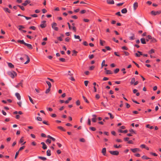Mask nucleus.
Masks as SVG:
<instances>
[{
  "label": "nucleus",
  "instance_id": "obj_34",
  "mask_svg": "<svg viewBox=\"0 0 161 161\" xmlns=\"http://www.w3.org/2000/svg\"><path fill=\"white\" fill-rule=\"evenodd\" d=\"M142 158L143 159H150V158L148 157H147V156H145V155H143V156H142Z\"/></svg>",
  "mask_w": 161,
  "mask_h": 161
},
{
  "label": "nucleus",
  "instance_id": "obj_62",
  "mask_svg": "<svg viewBox=\"0 0 161 161\" xmlns=\"http://www.w3.org/2000/svg\"><path fill=\"white\" fill-rule=\"evenodd\" d=\"M132 62L134 63L138 68H139L140 67L139 65L134 61H133Z\"/></svg>",
  "mask_w": 161,
  "mask_h": 161
},
{
  "label": "nucleus",
  "instance_id": "obj_6",
  "mask_svg": "<svg viewBox=\"0 0 161 161\" xmlns=\"http://www.w3.org/2000/svg\"><path fill=\"white\" fill-rule=\"evenodd\" d=\"M46 21H43L42 22V24L40 25V27L42 28H45L46 26V24H45Z\"/></svg>",
  "mask_w": 161,
  "mask_h": 161
},
{
  "label": "nucleus",
  "instance_id": "obj_17",
  "mask_svg": "<svg viewBox=\"0 0 161 161\" xmlns=\"http://www.w3.org/2000/svg\"><path fill=\"white\" fill-rule=\"evenodd\" d=\"M118 132L120 133H126L128 132V131L127 130H122L121 129H119L118 130Z\"/></svg>",
  "mask_w": 161,
  "mask_h": 161
},
{
  "label": "nucleus",
  "instance_id": "obj_54",
  "mask_svg": "<svg viewBox=\"0 0 161 161\" xmlns=\"http://www.w3.org/2000/svg\"><path fill=\"white\" fill-rule=\"evenodd\" d=\"M19 152L18 151L16 152V154H15V157H14L15 159H16L17 158V156L19 155Z\"/></svg>",
  "mask_w": 161,
  "mask_h": 161
},
{
  "label": "nucleus",
  "instance_id": "obj_50",
  "mask_svg": "<svg viewBox=\"0 0 161 161\" xmlns=\"http://www.w3.org/2000/svg\"><path fill=\"white\" fill-rule=\"evenodd\" d=\"M129 131L131 133H134L135 134H136V133L135 131H134L133 129H131L129 130Z\"/></svg>",
  "mask_w": 161,
  "mask_h": 161
},
{
  "label": "nucleus",
  "instance_id": "obj_19",
  "mask_svg": "<svg viewBox=\"0 0 161 161\" xmlns=\"http://www.w3.org/2000/svg\"><path fill=\"white\" fill-rule=\"evenodd\" d=\"M138 6V4L137 3L135 2L134 3L133 5V7L135 10L136 9Z\"/></svg>",
  "mask_w": 161,
  "mask_h": 161
},
{
  "label": "nucleus",
  "instance_id": "obj_23",
  "mask_svg": "<svg viewBox=\"0 0 161 161\" xmlns=\"http://www.w3.org/2000/svg\"><path fill=\"white\" fill-rule=\"evenodd\" d=\"M38 158L42 159V160L43 161H45L47 160V158L46 157H43L42 156H38Z\"/></svg>",
  "mask_w": 161,
  "mask_h": 161
},
{
  "label": "nucleus",
  "instance_id": "obj_31",
  "mask_svg": "<svg viewBox=\"0 0 161 161\" xmlns=\"http://www.w3.org/2000/svg\"><path fill=\"white\" fill-rule=\"evenodd\" d=\"M3 10L5 12H7L8 13H10V10L8 8H3Z\"/></svg>",
  "mask_w": 161,
  "mask_h": 161
},
{
  "label": "nucleus",
  "instance_id": "obj_5",
  "mask_svg": "<svg viewBox=\"0 0 161 161\" xmlns=\"http://www.w3.org/2000/svg\"><path fill=\"white\" fill-rule=\"evenodd\" d=\"M57 25V24L56 23H53L52 25V28L56 31L58 30V28L56 27Z\"/></svg>",
  "mask_w": 161,
  "mask_h": 161
},
{
  "label": "nucleus",
  "instance_id": "obj_32",
  "mask_svg": "<svg viewBox=\"0 0 161 161\" xmlns=\"http://www.w3.org/2000/svg\"><path fill=\"white\" fill-rule=\"evenodd\" d=\"M146 127L147 128H149L150 129H153L154 127L153 126H150L149 124H147L146 125Z\"/></svg>",
  "mask_w": 161,
  "mask_h": 161
},
{
  "label": "nucleus",
  "instance_id": "obj_36",
  "mask_svg": "<svg viewBox=\"0 0 161 161\" xmlns=\"http://www.w3.org/2000/svg\"><path fill=\"white\" fill-rule=\"evenodd\" d=\"M46 83H47V84L48 85V87L51 88V87L52 86V85H51V83L49 81H46Z\"/></svg>",
  "mask_w": 161,
  "mask_h": 161
},
{
  "label": "nucleus",
  "instance_id": "obj_53",
  "mask_svg": "<svg viewBox=\"0 0 161 161\" xmlns=\"http://www.w3.org/2000/svg\"><path fill=\"white\" fill-rule=\"evenodd\" d=\"M89 129L93 131H95L96 130V129L94 127H90Z\"/></svg>",
  "mask_w": 161,
  "mask_h": 161
},
{
  "label": "nucleus",
  "instance_id": "obj_55",
  "mask_svg": "<svg viewBox=\"0 0 161 161\" xmlns=\"http://www.w3.org/2000/svg\"><path fill=\"white\" fill-rule=\"evenodd\" d=\"M36 119L37 120L39 121H42V118L40 117H37Z\"/></svg>",
  "mask_w": 161,
  "mask_h": 161
},
{
  "label": "nucleus",
  "instance_id": "obj_33",
  "mask_svg": "<svg viewBox=\"0 0 161 161\" xmlns=\"http://www.w3.org/2000/svg\"><path fill=\"white\" fill-rule=\"evenodd\" d=\"M135 78H132L131 79V82H130V84L131 85L133 84H134V83L135 82Z\"/></svg>",
  "mask_w": 161,
  "mask_h": 161
},
{
  "label": "nucleus",
  "instance_id": "obj_4",
  "mask_svg": "<svg viewBox=\"0 0 161 161\" xmlns=\"http://www.w3.org/2000/svg\"><path fill=\"white\" fill-rule=\"evenodd\" d=\"M109 152L111 154L117 156L119 154V152L117 151H109Z\"/></svg>",
  "mask_w": 161,
  "mask_h": 161
},
{
  "label": "nucleus",
  "instance_id": "obj_25",
  "mask_svg": "<svg viewBox=\"0 0 161 161\" xmlns=\"http://www.w3.org/2000/svg\"><path fill=\"white\" fill-rule=\"evenodd\" d=\"M74 37L75 39H79V41L81 42L82 41V39H80V36H77L75 35H74Z\"/></svg>",
  "mask_w": 161,
  "mask_h": 161
},
{
  "label": "nucleus",
  "instance_id": "obj_9",
  "mask_svg": "<svg viewBox=\"0 0 161 161\" xmlns=\"http://www.w3.org/2000/svg\"><path fill=\"white\" fill-rule=\"evenodd\" d=\"M92 116L93 117L92 119V122H96L97 121V118H96L97 116L95 114H93Z\"/></svg>",
  "mask_w": 161,
  "mask_h": 161
},
{
  "label": "nucleus",
  "instance_id": "obj_12",
  "mask_svg": "<svg viewBox=\"0 0 161 161\" xmlns=\"http://www.w3.org/2000/svg\"><path fill=\"white\" fill-rule=\"evenodd\" d=\"M131 35H132V36L129 37V39L130 40L135 39V34L133 33H131Z\"/></svg>",
  "mask_w": 161,
  "mask_h": 161
},
{
  "label": "nucleus",
  "instance_id": "obj_3",
  "mask_svg": "<svg viewBox=\"0 0 161 161\" xmlns=\"http://www.w3.org/2000/svg\"><path fill=\"white\" fill-rule=\"evenodd\" d=\"M161 13V11H152L151 12V14H152L155 15L157 14H160Z\"/></svg>",
  "mask_w": 161,
  "mask_h": 161
},
{
  "label": "nucleus",
  "instance_id": "obj_45",
  "mask_svg": "<svg viewBox=\"0 0 161 161\" xmlns=\"http://www.w3.org/2000/svg\"><path fill=\"white\" fill-rule=\"evenodd\" d=\"M29 29H32L33 30H35L36 29V28L34 26H31L29 27Z\"/></svg>",
  "mask_w": 161,
  "mask_h": 161
},
{
  "label": "nucleus",
  "instance_id": "obj_61",
  "mask_svg": "<svg viewBox=\"0 0 161 161\" xmlns=\"http://www.w3.org/2000/svg\"><path fill=\"white\" fill-rule=\"evenodd\" d=\"M150 154H151V155H152L154 156H157V154H156V153H152V152H151L150 153Z\"/></svg>",
  "mask_w": 161,
  "mask_h": 161
},
{
  "label": "nucleus",
  "instance_id": "obj_16",
  "mask_svg": "<svg viewBox=\"0 0 161 161\" xmlns=\"http://www.w3.org/2000/svg\"><path fill=\"white\" fill-rule=\"evenodd\" d=\"M15 96L19 100H20L21 99V96L18 93H15Z\"/></svg>",
  "mask_w": 161,
  "mask_h": 161
},
{
  "label": "nucleus",
  "instance_id": "obj_51",
  "mask_svg": "<svg viewBox=\"0 0 161 161\" xmlns=\"http://www.w3.org/2000/svg\"><path fill=\"white\" fill-rule=\"evenodd\" d=\"M76 104L77 106H79L80 104V100H77L76 102Z\"/></svg>",
  "mask_w": 161,
  "mask_h": 161
},
{
  "label": "nucleus",
  "instance_id": "obj_24",
  "mask_svg": "<svg viewBox=\"0 0 161 161\" xmlns=\"http://www.w3.org/2000/svg\"><path fill=\"white\" fill-rule=\"evenodd\" d=\"M58 128L64 131H65L66 130L63 128V127L61 126H59L57 127Z\"/></svg>",
  "mask_w": 161,
  "mask_h": 161
},
{
  "label": "nucleus",
  "instance_id": "obj_11",
  "mask_svg": "<svg viewBox=\"0 0 161 161\" xmlns=\"http://www.w3.org/2000/svg\"><path fill=\"white\" fill-rule=\"evenodd\" d=\"M25 45L29 49H31L33 48L32 46V45L31 44H28L26 43L25 44Z\"/></svg>",
  "mask_w": 161,
  "mask_h": 161
},
{
  "label": "nucleus",
  "instance_id": "obj_48",
  "mask_svg": "<svg viewBox=\"0 0 161 161\" xmlns=\"http://www.w3.org/2000/svg\"><path fill=\"white\" fill-rule=\"evenodd\" d=\"M51 88L48 87L46 90L45 93H48L50 91Z\"/></svg>",
  "mask_w": 161,
  "mask_h": 161
},
{
  "label": "nucleus",
  "instance_id": "obj_20",
  "mask_svg": "<svg viewBox=\"0 0 161 161\" xmlns=\"http://www.w3.org/2000/svg\"><path fill=\"white\" fill-rule=\"evenodd\" d=\"M106 74H112L113 72L109 70H106L105 71Z\"/></svg>",
  "mask_w": 161,
  "mask_h": 161
},
{
  "label": "nucleus",
  "instance_id": "obj_64",
  "mask_svg": "<svg viewBox=\"0 0 161 161\" xmlns=\"http://www.w3.org/2000/svg\"><path fill=\"white\" fill-rule=\"evenodd\" d=\"M115 14L116 15H118L119 16H121L120 12H117V13H116Z\"/></svg>",
  "mask_w": 161,
  "mask_h": 161
},
{
  "label": "nucleus",
  "instance_id": "obj_13",
  "mask_svg": "<svg viewBox=\"0 0 161 161\" xmlns=\"http://www.w3.org/2000/svg\"><path fill=\"white\" fill-rule=\"evenodd\" d=\"M41 144L42 145V148L44 149H46L47 148V147L44 142H42Z\"/></svg>",
  "mask_w": 161,
  "mask_h": 161
},
{
  "label": "nucleus",
  "instance_id": "obj_58",
  "mask_svg": "<svg viewBox=\"0 0 161 161\" xmlns=\"http://www.w3.org/2000/svg\"><path fill=\"white\" fill-rule=\"evenodd\" d=\"M88 82H89V81L87 80L85 81L84 84H85V85L86 86H87Z\"/></svg>",
  "mask_w": 161,
  "mask_h": 161
},
{
  "label": "nucleus",
  "instance_id": "obj_57",
  "mask_svg": "<svg viewBox=\"0 0 161 161\" xmlns=\"http://www.w3.org/2000/svg\"><path fill=\"white\" fill-rule=\"evenodd\" d=\"M86 12V11L85 10H83L80 12V13L81 14H84Z\"/></svg>",
  "mask_w": 161,
  "mask_h": 161
},
{
  "label": "nucleus",
  "instance_id": "obj_21",
  "mask_svg": "<svg viewBox=\"0 0 161 161\" xmlns=\"http://www.w3.org/2000/svg\"><path fill=\"white\" fill-rule=\"evenodd\" d=\"M17 42L18 43H19L21 44H23L24 45H25V44L26 43L23 40H18L17 41Z\"/></svg>",
  "mask_w": 161,
  "mask_h": 161
},
{
  "label": "nucleus",
  "instance_id": "obj_15",
  "mask_svg": "<svg viewBox=\"0 0 161 161\" xmlns=\"http://www.w3.org/2000/svg\"><path fill=\"white\" fill-rule=\"evenodd\" d=\"M107 2L108 4H114V1L113 0H107Z\"/></svg>",
  "mask_w": 161,
  "mask_h": 161
},
{
  "label": "nucleus",
  "instance_id": "obj_39",
  "mask_svg": "<svg viewBox=\"0 0 161 161\" xmlns=\"http://www.w3.org/2000/svg\"><path fill=\"white\" fill-rule=\"evenodd\" d=\"M28 97H29V100L33 104H34V103L33 101V100H32V98L31 97H30V96H28Z\"/></svg>",
  "mask_w": 161,
  "mask_h": 161
},
{
  "label": "nucleus",
  "instance_id": "obj_29",
  "mask_svg": "<svg viewBox=\"0 0 161 161\" xmlns=\"http://www.w3.org/2000/svg\"><path fill=\"white\" fill-rule=\"evenodd\" d=\"M18 27H19L18 29L19 31H22V29H24L25 28V27L22 25H19L18 26Z\"/></svg>",
  "mask_w": 161,
  "mask_h": 161
},
{
  "label": "nucleus",
  "instance_id": "obj_37",
  "mask_svg": "<svg viewBox=\"0 0 161 161\" xmlns=\"http://www.w3.org/2000/svg\"><path fill=\"white\" fill-rule=\"evenodd\" d=\"M72 52L73 53V54H72V55L73 56H76V55H77V53H78L75 50H73V51Z\"/></svg>",
  "mask_w": 161,
  "mask_h": 161
},
{
  "label": "nucleus",
  "instance_id": "obj_7",
  "mask_svg": "<svg viewBox=\"0 0 161 161\" xmlns=\"http://www.w3.org/2000/svg\"><path fill=\"white\" fill-rule=\"evenodd\" d=\"M23 80H22L20 81V82L17 85H16L15 87L16 88H18L20 86H21L22 87H23Z\"/></svg>",
  "mask_w": 161,
  "mask_h": 161
},
{
  "label": "nucleus",
  "instance_id": "obj_42",
  "mask_svg": "<svg viewBox=\"0 0 161 161\" xmlns=\"http://www.w3.org/2000/svg\"><path fill=\"white\" fill-rule=\"evenodd\" d=\"M119 68H117L114 70V73L115 74H117L119 72Z\"/></svg>",
  "mask_w": 161,
  "mask_h": 161
},
{
  "label": "nucleus",
  "instance_id": "obj_63",
  "mask_svg": "<svg viewBox=\"0 0 161 161\" xmlns=\"http://www.w3.org/2000/svg\"><path fill=\"white\" fill-rule=\"evenodd\" d=\"M83 44L85 46H87L88 45V43H87V42L86 41H85L84 42H83Z\"/></svg>",
  "mask_w": 161,
  "mask_h": 161
},
{
  "label": "nucleus",
  "instance_id": "obj_30",
  "mask_svg": "<svg viewBox=\"0 0 161 161\" xmlns=\"http://www.w3.org/2000/svg\"><path fill=\"white\" fill-rule=\"evenodd\" d=\"M71 100H72V98L71 97H69L68 98L67 100L65 101L64 103L66 104L68 103L69 102V101Z\"/></svg>",
  "mask_w": 161,
  "mask_h": 161
},
{
  "label": "nucleus",
  "instance_id": "obj_18",
  "mask_svg": "<svg viewBox=\"0 0 161 161\" xmlns=\"http://www.w3.org/2000/svg\"><path fill=\"white\" fill-rule=\"evenodd\" d=\"M141 43L142 44H145L146 43L145 39L144 38H141Z\"/></svg>",
  "mask_w": 161,
  "mask_h": 161
},
{
  "label": "nucleus",
  "instance_id": "obj_22",
  "mask_svg": "<svg viewBox=\"0 0 161 161\" xmlns=\"http://www.w3.org/2000/svg\"><path fill=\"white\" fill-rule=\"evenodd\" d=\"M105 60H103L102 63L101 64L102 68H103V66H105L107 67L108 66V65L107 64H105Z\"/></svg>",
  "mask_w": 161,
  "mask_h": 161
},
{
  "label": "nucleus",
  "instance_id": "obj_46",
  "mask_svg": "<svg viewBox=\"0 0 161 161\" xmlns=\"http://www.w3.org/2000/svg\"><path fill=\"white\" fill-rule=\"evenodd\" d=\"M24 141V137H22L19 140V142L20 143H22Z\"/></svg>",
  "mask_w": 161,
  "mask_h": 161
},
{
  "label": "nucleus",
  "instance_id": "obj_47",
  "mask_svg": "<svg viewBox=\"0 0 161 161\" xmlns=\"http://www.w3.org/2000/svg\"><path fill=\"white\" fill-rule=\"evenodd\" d=\"M149 54H152L153 53H154V50L152 49L149 52Z\"/></svg>",
  "mask_w": 161,
  "mask_h": 161
},
{
  "label": "nucleus",
  "instance_id": "obj_2",
  "mask_svg": "<svg viewBox=\"0 0 161 161\" xmlns=\"http://www.w3.org/2000/svg\"><path fill=\"white\" fill-rule=\"evenodd\" d=\"M147 37L148 39L151 40V42L152 43L155 42L157 41L156 39L154 37H152L151 36L149 35L147 36Z\"/></svg>",
  "mask_w": 161,
  "mask_h": 161
},
{
  "label": "nucleus",
  "instance_id": "obj_28",
  "mask_svg": "<svg viewBox=\"0 0 161 161\" xmlns=\"http://www.w3.org/2000/svg\"><path fill=\"white\" fill-rule=\"evenodd\" d=\"M8 67L10 68H14V65L11 63H8Z\"/></svg>",
  "mask_w": 161,
  "mask_h": 161
},
{
  "label": "nucleus",
  "instance_id": "obj_43",
  "mask_svg": "<svg viewBox=\"0 0 161 161\" xmlns=\"http://www.w3.org/2000/svg\"><path fill=\"white\" fill-rule=\"evenodd\" d=\"M105 42L104 41H102V40H100V44L101 45V46H103V43H104Z\"/></svg>",
  "mask_w": 161,
  "mask_h": 161
},
{
  "label": "nucleus",
  "instance_id": "obj_49",
  "mask_svg": "<svg viewBox=\"0 0 161 161\" xmlns=\"http://www.w3.org/2000/svg\"><path fill=\"white\" fill-rule=\"evenodd\" d=\"M59 60L61 62H64L65 61V59L63 58H60Z\"/></svg>",
  "mask_w": 161,
  "mask_h": 161
},
{
  "label": "nucleus",
  "instance_id": "obj_27",
  "mask_svg": "<svg viewBox=\"0 0 161 161\" xmlns=\"http://www.w3.org/2000/svg\"><path fill=\"white\" fill-rule=\"evenodd\" d=\"M47 155L50 156L51 155V151L50 150H48L47 151Z\"/></svg>",
  "mask_w": 161,
  "mask_h": 161
},
{
  "label": "nucleus",
  "instance_id": "obj_56",
  "mask_svg": "<svg viewBox=\"0 0 161 161\" xmlns=\"http://www.w3.org/2000/svg\"><path fill=\"white\" fill-rule=\"evenodd\" d=\"M105 48L107 50L110 51L111 50V48L109 46H106L105 47Z\"/></svg>",
  "mask_w": 161,
  "mask_h": 161
},
{
  "label": "nucleus",
  "instance_id": "obj_1",
  "mask_svg": "<svg viewBox=\"0 0 161 161\" xmlns=\"http://www.w3.org/2000/svg\"><path fill=\"white\" fill-rule=\"evenodd\" d=\"M8 75L12 78L14 79L15 76H16L17 74L16 73L13 71H8Z\"/></svg>",
  "mask_w": 161,
  "mask_h": 161
},
{
  "label": "nucleus",
  "instance_id": "obj_60",
  "mask_svg": "<svg viewBox=\"0 0 161 161\" xmlns=\"http://www.w3.org/2000/svg\"><path fill=\"white\" fill-rule=\"evenodd\" d=\"M88 125H91V121L90 119H88Z\"/></svg>",
  "mask_w": 161,
  "mask_h": 161
},
{
  "label": "nucleus",
  "instance_id": "obj_35",
  "mask_svg": "<svg viewBox=\"0 0 161 161\" xmlns=\"http://www.w3.org/2000/svg\"><path fill=\"white\" fill-rule=\"evenodd\" d=\"M114 147L115 148H118L121 147H122V145H119L118 146L117 145H114Z\"/></svg>",
  "mask_w": 161,
  "mask_h": 161
},
{
  "label": "nucleus",
  "instance_id": "obj_14",
  "mask_svg": "<svg viewBox=\"0 0 161 161\" xmlns=\"http://www.w3.org/2000/svg\"><path fill=\"white\" fill-rule=\"evenodd\" d=\"M106 148L105 147L103 148L102 151V153L103 155L104 156H106Z\"/></svg>",
  "mask_w": 161,
  "mask_h": 161
},
{
  "label": "nucleus",
  "instance_id": "obj_26",
  "mask_svg": "<svg viewBox=\"0 0 161 161\" xmlns=\"http://www.w3.org/2000/svg\"><path fill=\"white\" fill-rule=\"evenodd\" d=\"M121 11L122 13L125 14L127 12V11L126 8H124L121 10Z\"/></svg>",
  "mask_w": 161,
  "mask_h": 161
},
{
  "label": "nucleus",
  "instance_id": "obj_10",
  "mask_svg": "<svg viewBox=\"0 0 161 161\" xmlns=\"http://www.w3.org/2000/svg\"><path fill=\"white\" fill-rule=\"evenodd\" d=\"M31 3V1L29 0H26L25 1V3H22V5L24 6H26L28 4L30 3Z\"/></svg>",
  "mask_w": 161,
  "mask_h": 161
},
{
  "label": "nucleus",
  "instance_id": "obj_52",
  "mask_svg": "<svg viewBox=\"0 0 161 161\" xmlns=\"http://www.w3.org/2000/svg\"><path fill=\"white\" fill-rule=\"evenodd\" d=\"M46 143H48L49 144H50L51 142V141L50 139H47L46 142Z\"/></svg>",
  "mask_w": 161,
  "mask_h": 161
},
{
  "label": "nucleus",
  "instance_id": "obj_40",
  "mask_svg": "<svg viewBox=\"0 0 161 161\" xmlns=\"http://www.w3.org/2000/svg\"><path fill=\"white\" fill-rule=\"evenodd\" d=\"M17 6L19 7L23 11L25 10V8L23 6H21L20 5H17Z\"/></svg>",
  "mask_w": 161,
  "mask_h": 161
},
{
  "label": "nucleus",
  "instance_id": "obj_38",
  "mask_svg": "<svg viewBox=\"0 0 161 161\" xmlns=\"http://www.w3.org/2000/svg\"><path fill=\"white\" fill-rule=\"evenodd\" d=\"M82 97L86 102L87 103H89V101L87 100L86 98L85 97H84V96H83Z\"/></svg>",
  "mask_w": 161,
  "mask_h": 161
},
{
  "label": "nucleus",
  "instance_id": "obj_59",
  "mask_svg": "<svg viewBox=\"0 0 161 161\" xmlns=\"http://www.w3.org/2000/svg\"><path fill=\"white\" fill-rule=\"evenodd\" d=\"M123 50H127L128 49V48L125 46H123L121 47Z\"/></svg>",
  "mask_w": 161,
  "mask_h": 161
},
{
  "label": "nucleus",
  "instance_id": "obj_41",
  "mask_svg": "<svg viewBox=\"0 0 161 161\" xmlns=\"http://www.w3.org/2000/svg\"><path fill=\"white\" fill-rule=\"evenodd\" d=\"M130 150L132 151L133 153H135L137 152L136 148L134 149L131 148Z\"/></svg>",
  "mask_w": 161,
  "mask_h": 161
},
{
  "label": "nucleus",
  "instance_id": "obj_8",
  "mask_svg": "<svg viewBox=\"0 0 161 161\" xmlns=\"http://www.w3.org/2000/svg\"><path fill=\"white\" fill-rule=\"evenodd\" d=\"M24 56L26 57L27 59V61L25 63V64H26L30 62V58L26 54H25Z\"/></svg>",
  "mask_w": 161,
  "mask_h": 161
},
{
  "label": "nucleus",
  "instance_id": "obj_44",
  "mask_svg": "<svg viewBox=\"0 0 161 161\" xmlns=\"http://www.w3.org/2000/svg\"><path fill=\"white\" fill-rule=\"evenodd\" d=\"M108 114L110 115V118L111 119H112L114 118V116L112 114L110 113H108Z\"/></svg>",
  "mask_w": 161,
  "mask_h": 161
}]
</instances>
